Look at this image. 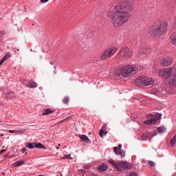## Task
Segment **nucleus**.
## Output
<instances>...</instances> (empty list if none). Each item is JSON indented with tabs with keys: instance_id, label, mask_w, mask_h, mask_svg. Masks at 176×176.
<instances>
[{
	"instance_id": "nucleus-1",
	"label": "nucleus",
	"mask_w": 176,
	"mask_h": 176,
	"mask_svg": "<svg viewBox=\"0 0 176 176\" xmlns=\"http://www.w3.org/2000/svg\"><path fill=\"white\" fill-rule=\"evenodd\" d=\"M133 6L134 0H122L115 6L116 12L109 10L106 16L115 28H119L130 20Z\"/></svg>"
},
{
	"instance_id": "nucleus-2",
	"label": "nucleus",
	"mask_w": 176,
	"mask_h": 176,
	"mask_svg": "<svg viewBox=\"0 0 176 176\" xmlns=\"http://www.w3.org/2000/svg\"><path fill=\"white\" fill-rule=\"evenodd\" d=\"M168 30V22L167 21H157L148 29V34L150 36H162Z\"/></svg>"
},
{
	"instance_id": "nucleus-3",
	"label": "nucleus",
	"mask_w": 176,
	"mask_h": 176,
	"mask_svg": "<svg viewBox=\"0 0 176 176\" xmlns=\"http://www.w3.org/2000/svg\"><path fill=\"white\" fill-rule=\"evenodd\" d=\"M119 76H122V78H130L133 75H135L138 72V68L137 67L129 65L126 66H123L119 69Z\"/></svg>"
},
{
	"instance_id": "nucleus-4",
	"label": "nucleus",
	"mask_w": 176,
	"mask_h": 176,
	"mask_svg": "<svg viewBox=\"0 0 176 176\" xmlns=\"http://www.w3.org/2000/svg\"><path fill=\"white\" fill-rule=\"evenodd\" d=\"M135 83L137 86H151L155 83V80L151 77L141 76L136 79Z\"/></svg>"
},
{
	"instance_id": "nucleus-5",
	"label": "nucleus",
	"mask_w": 176,
	"mask_h": 176,
	"mask_svg": "<svg viewBox=\"0 0 176 176\" xmlns=\"http://www.w3.org/2000/svg\"><path fill=\"white\" fill-rule=\"evenodd\" d=\"M117 52H118L117 47L110 46L102 52L101 59L108 60V58H111V57H113V56H115Z\"/></svg>"
},
{
	"instance_id": "nucleus-6",
	"label": "nucleus",
	"mask_w": 176,
	"mask_h": 176,
	"mask_svg": "<svg viewBox=\"0 0 176 176\" xmlns=\"http://www.w3.org/2000/svg\"><path fill=\"white\" fill-rule=\"evenodd\" d=\"M132 56L133 51L130 48L125 47L118 52V58H120V60H128V58H130Z\"/></svg>"
},
{
	"instance_id": "nucleus-7",
	"label": "nucleus",
	"mask_w": 176,
	"mask_h": 176,
	"mask_svg": "<svg viewBox=\"0 0 176 176\" xmlns=\"http://www.w3.org/2000/svg\"><path fill=\"white\" fill-rule=\"evenodd\" d=\"M116 168L118 171H122V170H129L130 168H133V164L131 163L121 161L118 162Z\"/></svg>"
},
{
	"instance_id": "nucleus-8",
	"label": "nucleus",
	"mask_w": 176,
	"mask_h": 176,
	"mask_svg": "<svg viewBox=\"0 0 176 176\" xmlns=\"http://www.w3.org/2000/svg\"><path fill=\"white\" fill-rule=\"evenodd\" d=\"M147 118H148L149 120H147L144 122V124H153L159 120V119L162 118L161 114H155V116L148 114L147 115Z\"/></svg>"
},
{
	"instance_id": "nucleus-9",
	"label": "nucleus",
	"mask_w": 176,
	"mask_h": 176,
	"mask_svg": "<svg viewBox=\"0 0 176 176\" xmlns=\"http://www.w3.org/2000/svg\"><path fill=\"white\" fill-rule=\"evenodd\" d=\"M174 59L173 58H164L161 60V64L164 67H170L173 64Z\"/></svg>"
},
{
	"instance_id": "nucleus-10",
	"label": "nucleus",
	"mask_w": 176,
	"mask_h": 176,
	"mask_svg": "<svg viewBox=\"0 0 176 176\" xmlns=\"http://www.w3.org/2000/svg\"><path fill=\"white\" fill-rule=\"evenodd\" d=\"M26 87L30 89H35L38 87V84L35 81L30 80L28 84L26 85Z\"/></svg>"
},
{
	"instance_id": "nucleus-11",
	"label": "nucleus",
	"mask_w": 176,
	"mask_h": 176,
	"mask_svg": "<svg viewBox=\"0 0 176 176\" xmlns=\"http://www.w3.org/2000/svg\"><path fill=\"white\" fill-rule=\"evenodd\" d=\"M54 112H56V111L52 110L50 109H44V111L42 114L43 115V116H45L46 115H52V113H54Z\"/></svg>"
},
{
	"instance_id": "nucleus-12",
	"label": "nucleus",
	"mask_w": 176,
	"mask_h": 176,
	"mask_svg": "<svg viewBox=\"0 0 176 176\" xmlns=\"http://www.w3.org/2000/svg\"><path fill=\"white\" fill-rule=\"evenodd\" d=\"M113 152H115L116 155H120V157L122 158L126 156V154L124 152L118 151V147L116 146L113 148Z\"/></svg>"
},
{
	"instance_id": "nucleus-13",
	"label": "nucleus",
	"mask_w": 176,
	"mask_h": 176,
	"mask_svg": "<svg viewBox=\"0 0 176 176\" xmlns=\"http://www.w3.org/2000/svg\"><path fill=\"white\" fill-rule=\"evenodd\" d=\"M98 170H99V171H107V170H108V165L102 164L98 167Z\"/></svg>"
},
{
	"instance_id": "nucleus-14",
	"label": "nucleus",
	"mask_w": 176,
	"mask_h": 176,
	"mask_svg": "<svg viewBox=\"0 0 176 176\" xmlns=\"http://www.w3.org/2000/svg\"><path fill=\"white\" fill-rule=\"evenodd\" d=\"M107 126H102L101 128V129L100 130L99 134H100V137L102 138L104 137V134H105V135H107Z\"/></svg>"
},
{
	"instance_id": "nucleus-15",
	"label": "nucleus",
	"mask_w": 176,
	"mask_h": 176,
	"mask_svg": "<svg viewBox=\"0 0 176 176\" xmlns=\"http://www.w3.org/2000/svg\"><path fill=\"white\" fill-rule=\"evenodd\" d=\"M80 138L82 141L87 142V144H89V142H90V139H89V137H87V135H80Z\"/></svg>"
},
{
	"instance_id": "nucleus-16",
	"label": "nucleus",
	"mask_w": 176,
	"mask_h": 176,
	"mask_svg": "<svg viewBox=\"0 0 176 176\" xmlns=\"http://www.w3.org/2000/svg\"><path fill=\"white\" fill-rule=\"evenodd\" d=\"M170 43H172V45H176V33H173L170 36Z\"/></svg>"
},
{
	"instance_id": "nucleus-17",
	"label": "nucleus",
	"mask_w": 176,
	"mask_h": 176,
	"mask_svg": "<svg viewBox=\"0 0 176 176\" xmlns=\"http://www.w3.org/2000/svg\"><path fill=\"white\" fill-rule=\"evenodd\" d=\"M10 57V54H6L3 57V58L0 60V67L3 64L6 60H8Z\"/></svg>"
},
{
	"instance_id": "nucleus-18",
	"label": "nucleus",
	"mask_w": 176,
	"mask_h": 176,
	"mask_svg": "<svg viewBox=\"0 0 176 176\" xmlns=\"http://www.w3.org/2000/svg\"><path fill=\"white\" fill-rule=\"evenodd\" d=\"M9 133H16V134H19V133H25V129H19V130H14V131L10 130Z\"/></svg>"
},
{
	"instance_id": "nucleus-19",
	"label": "nucleus",
	"mask_w": 176,
	"mask_h": 176,
	"mask_svg": "<svg viewBox=\"0 0 176 176\" xmlns=\"http://www.w3.org/2000/svg\"><path fill=\"white\" fill-rule=\"evenodd\" d=\"M25 163V160L16 161L15 162V165L16 167H20V166H23Z\"/></svg>"
},
{
	"instance_id": "nucleus-20",
	"label": "nucleus",
	"mask_w": 176,
	"mask_h": 176,
	"mask_svg": "<svg viewBox=\"0 0 176 176\" xmlns=\"http://www.w3.org/2000/svg\"><path fill=\"white\" fill-rule=\"evenodd\" d=\"M34 148H36V149H43L45 148V146H43V144L41 143L34 144Z\"/></svg>"
},
{
	"instance_id": "nucleus-21",
	"label": "nucleus",
	"mask_w": 176,
	"mask_h": 176,
	"mask_svg": "<svg viewBox=\"0 0 176 176\" xmlns=\"http://www.w3.org/2000/svg\"><path fill=\"white\" fill-rule=\"evenodd\" d=\"M157 131L160 134H163V133H166V128L164 126L158 127Z\"/></svg>"
},
{
	"instance_id": "nucleus-22",
	"label": "nucleus",
	"mask_w": 176,
	"mask_h": 176,
	"mask_svg": "<svg viewBox=\"0 0 176 176\" xmlns=\"http://www.w3.org/2000/svg\"><path fill=\"white\" fill-rule=\"evenodd\" d=\"M25 146L28 148V149H34V148H35L34 143H28L25 144Z\"/></svg>"
},
{
	"instance_id": "nucleus-23",
	"label": "nucleus",
	"mask_w": 176,
	"mask_h": 176,
	"mask_svg": "<svg viewBox=\"0 0 176 176\" xmlns=\"http://www.w3.org/2000/svg\"><path fill=\"white\" fill-rule=\"evenodd\" d=\"M109 163H111V164H113V166L117 167L118 166V162H115V160H109Z\"/></svg>"
},
{
	"instance_id": "nucleus-24",
	"label": "nucleus",
	"mask_w": 176,
	"mask_h": 176,
	"mask_svg": "<svg viewBox=\"0 0 176 176\" xmlns=\"http://www.w3.org/2000/svg\"><path fill=\"white\" fill-rule=\"evenodd\" d=\"M63 102H64L65 104H68V102H69V98H65L63 99Z\"/></svg>"
},
{
	"instance_id": "nucleus-25",
	"label": "nucleus",
	"mask_w": 176,
	"mask_h": 176,
	"mask_svg": "<svg viewBox=\"0 0 176 176\" xmlns=\"http://www.w3.org/2000/svg\"><path fill=\"white\" fill-rule=\"evenodd\" d=\"M148 166H150V167H155V163L152 161H149Z\"/></svg>"
},
{
	"instance_id": "nucleus-26",
	"label": "nucleus",
	"mask_w": 176,
	"mask_h": 176,
	"mask_svg": "<svg viewBox=\"0 0 176 176\" xmlns=\"http://www.w3.org/2000/svg\"><path fill=\"white\" fill-rule=\"evenodd\" d=\"M69 119H71V116L67 117V118H65V120H63L61 122V123H63V122H65V120H69Z\"/></svg>"
},
{
	"instance_id": "nucleus-27",
	"label": "nucleus",
	"mask_w": 176,
	"mask_h": 176,
	"mask_svg": "<svg viewBox=\"0 0 176 176\" xmlns=\"http://www.w3.org/2000/svg\"><path fill=\"white\" fill-rule=\"evenodd\" d=\"M27 151V148H23L21 150V152H22V153H25V152Z\"/></svg>"
},
{
	"instance_id": "nucleus-28",
	"label": "nucleus",
	"mask_w": 176,
	"mask_h": 176,
	"mask_svg": "<svg viewBox=\"0 0 176 176\" xmlns=\"http://www.w3.org/2000/svg\"><path fill=\"white\" fill-rule=\"evenodd\" d=\"M129 176H137V173L132 172L130 173Z\"/></svg>"
},
{
	"instance_id": "nucleus-29",
	"label": "nucleus",
	"mask_w": 176,
	"mask_h": 176,
	"mask_svg": "<svg viewBox=\"0 0 176 176\" xmlns=\"http://www.w3.org/2000/svg\"><path fill=\"white\" fill-rule=\"evenodd\" d=\"M42 3H46V2H49V0H41Z\"/></svg>"
},
{
	"instance_id": "nucleus-30",
	"label": "nucleus",
	"mask_w": 176,
	"mask_h": 176,
	"mask_svg": "<svg viewBox=\"0 0 176 176\" xmlns=\"http://www.w3.org/2000/svg\"><path fill=\"white\" fill-rule=\"evenodd\" d=\"M118 148H119L118 151H122V144H118Z\"/></svg>"
},
{
	"instance_id": "nucleus-31",
	"label": "nucleus",
	"mask_w": 176,
	"mask_h": 176,
	"mask_svg": "<svg viewBox=\"0 0 176 176\" xmlns=\"http://www.w3.org/2000/svg\"><path fill=\"white\" fill-rule=\"evenodd\" d=\"M5 152H6V149H2V150L0 151V153H5Z\"/></svg>"
},
{
	"instance_id": "nucleus-32",
	"label": "nucleus",
	"mask_w": 176,
	"mask_h": 176,
	"mask_svg": "<svg viewBox=\"0 0 176 176\" xmlns=\"http://www.w3.org/2000/svg\"><path fill=\"white\" fill-rule=\"evenodd\" d=\"M70 156H71V154L67 155H66L67 159L69 158Z\"/></svg>"
},
{
	"instance_id": "nucleus-33",
	"label": "nucleus",
	"mask_w": 176,
	"mask_h": 176,
	"mask_svg": "<svg viewBox=\"0 0 176 176\" xmlns=\"http://www.w3.org/2000/svg\"><path fill=\"white\" fill-rule=\"evenodd\" d=\"M0 124H1L2 126H3V122L2 121L0 120Z\"/></svg>"
},
{
	"instance_id": "nucleus-34",
	"label": "nucleus",
	"mask_w": 176,
	"mask_h": 176,
	"mask_svg": "<svg viewBox=\"0 0 176 176\" xmlns=\"http://www.w3.org/2000/svg\"><path fill=\"white\" fill-rule=\"evenodd\" d=\"M62 159H67V155L63 157H62Z\"/></svg>"
},
{
	"instance_id": "nucleus-35",
	"label": "nucleus",
	"mask_w": 176,
	"mask_h": 176,
	"mask_svg": "<svg viewBox=\"0 0 176 176\" xmlns=\"http://www.w3.org/2000/svg\"><path fill=\"white\" fill-rule=\"evenodd\" d=\"M56 149H60V148L59 147H56Z\"/></svg>"
}]
</instances>
